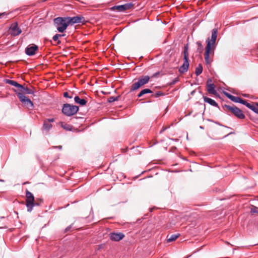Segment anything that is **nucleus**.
Here are the masks:
<instances>
[{"mask_svg": "<svg viewBox=\"0 0 258 258\" xmlns=\"http://www.w3.org/2000/svg\"><path fill=\"white\" fill-rule=\"evenodd\" d=\"M256 106H258V103H255Z\"/></svg>", "mask_w": 258, "mask_h": 258, "instance_id": "nucleus-44", "label": "nucleus"}, {"mask_svg": "<svg viewBox=\"0 0 258 258\" xmlns=\"http://www.w3.org/2000/svg\"><path fill=\"white\" fill-rule=\"evenodd\" d=\"M224 107L230 111L238 118L241 119L245 118V115L243 114L242 110L236 106H231L229 105L225 104Z\"/></svg>", "mask_w": 258, "mask_h": 258, "instance_id": "nucleus-6", "label": "nucleus"}, {"mask_svg": "<svg viewBox=\"0 0 258 258\" xmlns=\"http://www.w3.org/2000/svg\"><path fill=\"white\" fill-rule=\"evenodd\" d=\"M212 80L209 79L207 81V89L208 92L210 94L215 95L217 94V92L215 90V86L213 83H212Z\"/></svg>", "mask_w": 258, "mask_h": 258, "instance_id": "nucleus-13", "label": "nucleus"}, {"mask_svg": "<svg viewBox=\"0 0 258 258\" xmlns=\"http://www.w3.org/2000/svg\"><path fill=\"white\" fill-rule=\"evenodd\" d=\"M150 79V78L148 76H142L139 77L138 81L142 86H143L149 82Z\"/></svg>", "mask_w": 258, "mask_h": 258, "instance_id": "nucleus-14", "label": "nucleus"}, {"mask_svg": "<svg viewBox=\"0 0 258 258\" xmlns=\"http://www.w3.org/2000/svg\"><path fill=\"white\" fill-rule=\"evenodd\" d=\"M180 236V234H172L170 236L169 238H167V241L168 242H172L175 241L179 236Z\"/></svg>", "mask_w": 258, "mask_h": 258, "instance_id": "nucleus-21", "label": "nucleus"}, {"mask_svg": "<svg viewBox=\"0 0 258 258\" xmlns=\"http://www.w3.org/2000/svg\"><path fill=\"white\" fill-rule=\"evenodd\" d=\"M78 110V106L69 103L64 104L61 110L62 112L67 116H71L75 115L77 113Z\"/></svg>", "mask_w": 258, "mask_h": 258, "instance_id": "nucleus-3", "label": "nucleus"}, {"mask_svg": "<svg viewBox=\"0 0 258 258\" xmlns=\"http://www.w3.org/2000/svg\"><path fill=\"white\" fill-rule=\"evenodd\" d=\"M39 204H38V203H35V206H39Z\"/></svg>", "mask_w": 258, "mask_h": 258, "instance_id": "nucleus-43", "label": "nucleus"}, {"mask_svg": "<svg viewBox=\"0 0 258 258\" xmlns=\"http://www.w3.org/2000/svg\"><path fill=\"white\" fill-rule=\"evenodd\" d=\"M63 96L66 98H70V99L73 98V96L70 95L69 93L67 92L63 93Z\"/></svg>", "mask_w": 258, "mask_h": 258, "instance_id": "nucleus-35", "label": "nucleus"}, {"mask_svg": "<svg viewBox=\"0 0 258 258\" xmlns=\"http://www.w3.org/2000/svg\"><path fill=\"white\" fill-rule=\"evenodd\" d=\"M54 23L57 31L62 33L64 32L69 25L67 17H57L54 19Z\"/></svg>", "mask_w": 258, "mask_h": 258, "instance_id": "nucleus-2", "label": "nucleus"}, {"mask_svg": "<svg viewBox=\"0 0 258 258\" xmlns=\"http://www.w3.org/2000/svg\"><path fill=\"white\" fill-rule=\"evenodd\" d=\"M164 95V93L161 91H157L154 95V96L156 98L159 97L161 96Z\"/></svg>", "mask_w": 258, "mask_h": 258, "instance_id": "nucleus-34", "label": "nucleus"}, {"mask_svg": "<svg viewBox=\"0 0 258 258\" xmlns=\"http://www.w3.org/2000/svg\"><path fill=\"white\" fill-rule=\"evenodd\" d=\"M249 119L254 122L258 121V118L256 117L254 114L249 113L248 114Z\"/></svg>", "mask_w": 258, "mask_h": 258, "instance_id": "nucleus-26", "label": "nucleus"}, {"mask_svg": "<svg viewBox=\"0 0 258 258\" xmlns=\"http://www.w3.org/2000/svg\"><path fill=\"white\" fill-rule=\"evenodd\" d=\"M133 6L134 4L132 3H129L122 5L114 6L112 7L111 9L112 10H116L118 12H123L124 11L131 9L133 7Z\"/></svg>", "mask_w": 258, "mask_h": 258, "instance_id": "nucleus-8", "label": "nucleus"}, {"mask_svg": "<svg viewBox=\"0 0 258 258\" xmlns=\"http://www.w3.org/2000/svg\"><path fill=\"white\" fill-rule=\"evenodd\" d=\"M183 59L184 62L181 66L178 69V71L181 74H183L186 72L189 67L188 61V46L187 44L184 46L183 51Z\"/></svg>", "mask_w": 258, "mask_h": 258, "instance_id": "nucleus-4", "label": "nucleus"}, {"mask_svg": "<svg viewBox=\"0 0 258 258\" xmlns=\"http://www.w3.org/2000/svg\"><path fill=\"white\" fill-rule=\"evenodd\" d=\"M141 87H142V85L138 82V81H137V82H134L132 84V85L131 86V87L130 88V92H131L134 91L135 90H137Z\"/></svg>", "mask_w": 258, "mask_h": 258, "instance_id": "nucleus-18", "label": "nucleus"}, {"mask_svg": "<svg viewBox=\"0 0 258 258\" xmlns=\"http://www.w3.org/2000/svg\"><path fill=\"white\" fill-rule=\"evenodd\" d=\"M159 74V72H158V73H156L155 74H154L153 76H154V77H155V76H156L157 75H158Z\"/></svg>", "mask_w": 258, "mask_h": 258, "instance_id": "nucleus-41", "label": "nucleus"}, {"mask_svg": "<svg viewBox=\"0 0 258 258\" xmlns=\"http://www.w3.org/2000/svg\"><path fill=\"white\" fill-rule=\"evenodd\" d=\"M119 97V96H116V97L111 96L108 98L107 101L109 103H112L115 101L118 100Z\"/></svg>", "mask_w": 258, "mask_h": 258, "instance_id": "nucleus-28", "label": "nucleus"}, {"mask_svg": "<svg viewBox=\"0 0 258 258\" xmlns=\"http://www.w3.org/2000/svg\"><path fill=\"white\" fill-rule=\"evenodd\" d=\"M241 99L239 97L233 96L231 100L235 103H240Z\"/></svg>", "mask_w": 258, "mask_h": 258, "instance_id": "nucleus-29", "label": "nucleus"}, {"mask_svg": "<svg viewBox=\"0 0 258 258\" xmlns=\"http://www.w3.org/2000/svg\"><path fill=\"white\" fill-rule=\"evenodd\" d=\"M10 29L11 30V34L13 36H17L22 32L21 29L18 27L17 22L13 23L11 26Z\"/></svg>", "mask_w": 258, "mask_h": 258, "instance_id": "nucleus-11", "label": "nucleus"}, {"mask_svg": "<svg viewBox=\"0 0 258 258\" xmlns=\"http://www.w3.org/2000/svg\"><path fill=\"white\" fill-rule=\"evenodd\" d=\"M7 14L6 13H0V19L2 18V16H6Z\"/></svg>", "mask_w": 258, "mask_h": 258, "instance_id": "nucleus-40", "label": "nucleus"}, {"mask_svg": "<svg viewBox=\"0 0 258 258\" xmlns=\"http://www.w3.org/2000/svg\"><path fill=\"white\" fill-rule=\"evenodd\" d=\"M52 124L47 121H44L43 125V128L44 130L48 131L52 127Z\"/></svg>", "mask_w": 258, "mask_h": 258, "instance_id": "nucleus-24", "label": "nucleus"}, {"mask_svg": "<svg viewBox=\"0 0 258 258\" xmlns=\"http://www.w3.org/2000/svg\"><path fill=\"white\" fill-rule=\"evenodd\" d=\"M250 212L252 214L258 213V207L253 206L250 210Z\"/></svg>", "mask_w": 258, "mask_h": 258, "instance_id": "nucleus-31", "label": "nucleus"}, {"mask_svg": "<svg viewBox=\"0 0 258 258\" xmlns=\"http://www.w3.org/2000/svg\"><path fill=\"white\" fill-rule=\"evenodd\" d=\"M109 238L114 241H119L124 237L123 233L121 232H111L109 234Z\"/></svg>", "mask_w": 258, "mask_h": 258, "instance_id": "nucleus-10", "label": "nucleus"}, {"mask_svg": "<svg viewBox=\"0 0 258 258\" xmlns=\"http://www.w3.org/2000/svg\"><path fill=\"white\" fill-rule=\"evenodd\" d=\"M69 228H69V227H68V228H66V230H68V229H69Z\"/></svg>", "mask_w": 258, "mask_h": 258, "instance_id": "nucleus-45", "label": "nucleus"}, {"mask_svg": "<svg viewBox=\"0 0 258 258\" xmlns=\"http://www.w3.org/2000/svg\"><path fill=\"white\" fill-rule=\"evenodd\" d=\"M239 103H241L243 105H245L247 108H248L250 109H251L252 106L253 105H251L250 103H249L248 102H247L246 100H243L242 99H241Z\"/></svg>", "mask_w": 258, "mask_h": 258, "instance_id": "nucleus-25", "label": "nucleus"}, {"mask_svg": "<svg viewBox=\"0 0 258 258\" xmlns=\"http://www.w3.org/2000/svg\"><path fill=\"white\" fill-rule=\"evenodd\" d=\"M224 94L228 99H229L230 100H231V99L233 97V95H231L230 94H229L227 92H225Z\"/></svg>", "mask_w": 258, "mask_h": 258, "instance_id": "nucleus-36", "label": "nucleus"}, {"mask_svg": "<svg viewBox=\"0 0 258 258\" xmlns=\"http://www.w3.org/2000/svg\"><path fill=\"white\" fill-rule=\"evenodd\" d=\"M58 38H59L58 37V35H56V34L55 35H54L52 38L53 40L54 41H57V43L58 44H60L61 42L60 40H59Z\"/></svg>", "mask_w": 258, "mask_h": 258, "instance_id": "nucleus-32", "label": "nucleus"}, {"mask_svg": "<svg viewBox=\"0 0 258 258\" xmlns=\"http://www.w3.org/2000/svg\"><path fill=\"white\" fill-rule=\"evenodd\" d=\"M258 106H255V105H253L251 110L252 111H253L256 114H258Z\"/></svg>", "mask_w": 258, "mask_h": 258, "instance_id": "nucleus-33", "label": "nucleus"}, {"mask_svg": "<svg viewBox=\"0 0 258 258\" xmlns=\"http://www.w3.org/2000/svg\"><path fill=\"white\" fill-rule=\"evenodd\" d=\"M56 35H58V38H59V37H61V34H56Z\"/></svg>", "mask_w": 258, "mask_h": 258, "instance_id": "nucleus-42", "label": "nucleus"}, {"mask_svg": "<svg viewBox=\"0 0 258 258\" xmlns=\"http://www.w3.org/2000/svg\"><path fill=\"white\" fill-rule=\"evenodd\" d=\"M196 44L198 46L197 51L200 53L202 52L203 50V47L201 42L200 41H198L197 42Z\"/></svg>", "mask_w": 258, "mask_h": 258, "instance_id": "nucleus-27", "label": "nucleus"}, {"mask_svg": "<svg viewBox=\"0 0 258 258\" xmlns=\"http://www.w3.org/2000/svg\"><path fill=\"white\" fill-rule=\"evenodd\" d=\"M5 82L7 84H9L10 85H11L12 86H15V87H17L18 88H19V89H20V88H23V85H22L21 84H19L18 83H17L15 81L11 80H9V79H6L5 80Z\"/></svg>", "mask_w": 258, "mask_h": 258, "instance_id": "nucleus-16", "label": "nucleus"}, {"mask_svg": "<svg viewBox=\"0 0 258 258\" xmlns=\"http://www.w3.org/2000/svg\"><path fill=\"white\" fill-rule=\"evenodd\" d=\"M17 94L21 102L23 103H24L25 105L28 108H32L33 107L34 105L32 101L27 97H26L23 93L19 92Z\"/></svg>", "mask_w": 258, "mask_h": 258, "instance_id": "nucleus-7", "label": "nucleus"}, {"mask_svg": "<svg viewBox=\"0 0 258 258\" xmlns=\"http://www.w3.org/2000/svg\"><path fill=\"white\" fill-rule=\"evenodd\" d=\"M152 91L150 89H144L142 90L137 95L138 98L142 97L143 95L148 93H151Z\"/></svg>", "mask_w": 258, "mask_h": 258, "instance_id": "nucleus-20", "label": "nucleus"}, {"mask_svg": "<svg viewBox=\"0 0 258 258\" xmlns=\"http://www.w3.org/2000/svg\"><path fill=\"white\" fill-rule=\"evenodd\" d=\"M203 99L205 102H207L210 104L211 105L215 107H217L219 108L218 104L216 103V102L213 99L210 98L209 97H206L205 96H203Z\"/></svg>", "mask_w": 258, "mask_h": 258, "instance_id": "nucleus-15", "label": "nucleus"}, {"mask_svg": "<svg viewBox=\"0 0 258 258\" xmlns=\"http://www.w3.org/2000/svg\"><path fill=\"white\" fill-rule=\"evenodd\" d=\"M169 127H163L162 129L160 131V134H162L163 132H164L166 130H167Z\"/></svg>", "mask_w": 258, "mask_h": 258, "instance_id": "nucleus-37", "label": "nucleus"}, {"mask_svg": "<svg viewBox=\"0 0 258 258\" xmlns=\"http://www.w3.org/2000/svg\"><path fill=\"white\" fill-rule=\"evenodd\" d=\"M203 72V67L201 64H199L198 67L196 68L195 74L197 76H198L202 74Z\"/></svg>", "mask_w": 258, "mask_h": 258, "instance_id": "nucleus-22", "label": "nucleus"}, {"mask_svg": "<svg viewBox=\"0 0 258 258\" xmlns=\"http://www.w3.org/2000/svg\"><path fill=\"white\" fill-rule=\"evenodd\" d=\"M218 30L216 28L212 31L211 38L210 40L209 38L207 39V44L206 47V51L205 53V59L207 64H210L211 61L210 60V52L213 48L217 37Z\"/></svg>", "mask_w": 258, "mask_h": 258, "instance_id": "nucleus-1", "label": "nucleus"}, {"mask_svg": "<svg viewBox=\"0 0 258 258\" xmlns=\"http://www.w3.org/2000/svg\"><path fill=\"white\" fill-rule=\"evenodd\" d=\"M21 91H23L25 94H34V91L33 90L29 89L27 87H24L23 86V88H20L19 89Z\"/></svg>", "mask_w": 258, "mask_h": 258, "instance_id": "nucleus-19", "label": "nucleus"}, {"mask_svg": "<svg viewBox=\"0 0 258 258\" xmlns=\"http://www.w3.org/2000/svg\"><path fill=\"white\" fill-rule=\"evenodd\" d=\"M38 49V46L35 44L29 45L26 48L25 53L28 56H32L35 54Z\"/></svg>", "mask_w": 258, "mask_h": 258, "instance_id": "nucleus-12", "label": "nucleus"}, {"mask_svg": "<svg viewBox=\"0 0 258 258\" xmlns=\"http://www.w3.org/2000/svg\"><path fill=\"white\" fill-rule=\"evenodd\" d=\"M54 120V118H49L48 119V120L47 121V122H48L50 123V122H53Z\"/></svg>", "mask_w": 258, "mask_h": 258, "instance_id": "nucleus-39", "label": "nucleus"}, {"mask_svg": "<svg viewBox=\"0 0 258 258\" xmlns=\"http://www.w3.org/2000/svg\"><path fill=\"white\" fill-rule=\"evenodd\" d=\"M69 21V25L74 24L77 23H84L85 19L84 17L81 16H76L73 17H67Z\"/></svg>", "mask_w": 258, "mask_h": 258, "instance_id": "nucleus-9", "label": "nucleus"}, {"mask_svg": "<svg viewBox=\"0 0 258 258\" xmlns=\"http://www.w3.org/2000/svg\"><path fill=\"white\" fill-rule=\"evenodd\" d=\"M26 197L27 211L30 212L32 211L33 207L35 206V203L34 202V197L30 191H29L28 189H26Z\"/></svg>", "mask_w": 258, "mask_h": 258, "instance_id": "nucleus-5", "label": "nucleus"}, {"mask_svg": "<svg viewBox=\"0 0 258 258\" xmlns=\"http://www.w3.org/2000/svg\"><path fill=\"white\" fill-rule=\"evenodd\" d=\"M179 81V78L176 77L174 78L170 83H169V85L172 86L177 83Z\"/></svg>", "mask_w": 258, "mask_h": 258, "instance_id": "nucleus-30", "label": "nucleus"}, {"mask_svg": "<svg viewBox=\"0 0 258 258\" xmlns=\"http://www.w3.org/2000/svg\"><path fill=\"white\" fill-rule=\"evenodd\" d=\"M74 100L76 103L82 106L86 105L87 103V101L85 99H81L78 96H76L74 97Z\"/></svg>", "mask_w": 258, "mask_h": 258, "instance_id": "nucleus-17", "label": "nucleus"}, {"mask_svg": "<svg viewBox=\"0 0 258 258\" xmlns=\"http://www.w3.org/2000/svg\"><path fill=\"white\" fill-rule=\"evenodd\" d=\"M61 126L66 131H71L72 130V126L67 123L61 122Z\"/></svg>", "mask_w": 258, "mask_h": 258, "instance_id": "nucleus-23", "label": "nucleus"}, {"mask_svg": "<svg viewBox=\"0 0 258 258\" xmlns=\"http://www.w3.org/2000/svg\"><path fill=\"white\" fill-rule=\"evenodd\" d=\"M53 148H57V149H58L59 150H61L62 149V146H53Z\"/></svg>", "mask_w": 258, "mask_h": 258, "instance_id": "nucleus-38", "label": "nucleus"}]
</instances>
